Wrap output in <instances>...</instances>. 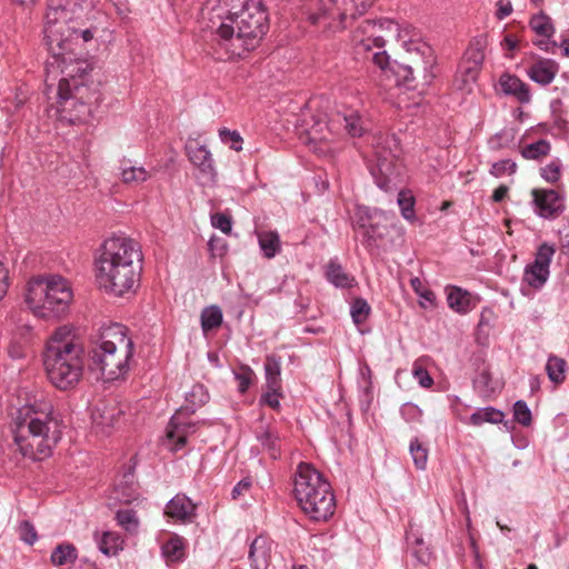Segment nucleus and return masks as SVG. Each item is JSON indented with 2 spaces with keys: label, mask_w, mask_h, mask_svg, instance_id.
Wrapping results in <instances>:
<instances>
[{
  "label": "nucleus",
  "mask_w": 569,
  "mask_h": 569,
  "mask_svg": "<svg viewBox=\"0 0 569 569\" xmlns=\"http://www.w3.org/2000/svg\"><path fill=\"white\" fill-rule=\"evenodd\" d=\"M201 14L230 58L253 50L269 28L262 0H207Z\"/></svg>",
  "instance_id": "1"
},
{
  "label": "nucleus",
  "mask_w": 569,
  "mask_h": 569,
  "mask_svg": "<svg viewBox=\"0 0 569 569\" xmlns=\"http://www.w3.org/2000/svg\"><path fill=\"white\" fill-rule=\"evenodd\" d=\"M94 266L97 282L104 292L114 297L132 295L143 269L141 246L132 238L112 236L98 249Z\"/></svg>",
  "instance_id": "2"
},
{
  "label": "nucleus",
  "mask_w": 569,
  "mask_h": 569,
  "mask_svg": "<svg viewBox=\"0 0 569 569\" xmlns=\"http://www.w3.org/2000/svg\"><path fill=\"white\" fill-rule=\"evenodd\" d=\"M62 419L49 401H34L17 409L10 423L17 451L28 459L49 458L62 437Z\"/></svg>",
  "instance_id": "3"
},
{
  "label": "nucleus",
  "mask_w": 569,
  "mask_h": 569,
  "mask_svg": "<svg viewBox=\"0 0 569 569\" xmlns=\"http://www.w3.org/2000/svg\"><path fill=\"white\" fill-rule=\"evenodd\" d=\"M134 343L121 323L101 325L89 339V369L104 381L124 378L130 370Z\"/></svg>",
  "instance_id": "4"
},
{
  "label": "nucleus",
  "mask_w": 569,
  "mask_h": 569,
  "mask_svg": "<svg viewBox=\"0 0 569 569\" xmlns=\"http://www.w3.org/2000/svg\"><path fill=\"white\" fill-rule=\"evenodd\" d=\"M49 381L60 390L74 388L82 378L84 350L72 328L62 326L49 338L43 356Z\"/></svg>",
  "instance_id": "5"
},
{
  "label": "nucleus",
  "mask_w": 569,
  "mask_h": 569,
  "mask_svg": "<svg viewBox=\"0 0 569 569\" xmlns=\"http://www.w3.org/2000/svg\"><path fill=\"white\" fill-rule=\"evenodd\" d=\"M70 50L58 49L54 52V60L61 69L62 78L59 79L57 89L58 112L68 113L70 120H81L91 112L90 104L99 100L93 92L89 93L83 79L91 69L86 60L67 57Z\"/></svg>",
  "instance_id": "6"
},
{
  "label": "nucleus",
  "mask_w": 569,
  "mask_h": 569,
  "mask_svg": "<svg viewBox=\"0 0 569 569\" xmlns=\"http://www.w3.org/2000/svg\"><path fill=\"white\" fill-rule=\"evenodd\" d=\"M295 497L301 510L313 521H327L336 510L330 483L311 465L299 463L295 476Z\"/></svg>",
  "instance_id": "7"
},
{
  "label": "nucleus",
  "mask_w": 569,
  "mask_h": 569,
  "mask_svg": "<svg viewBox=\"0 0 569 569\" xmlns=\"http://www.w3.org/2000/svg\"><path fill=\"white\" fill-rule=\"evenodd\" d=\"M408 57L405 62H389L387 51H377L372 54L371 61L382 71H390L395 76L396 83L407 89H417L418 80L423 86L429 84L435 74L432 68L436 63L432 49L426 44H410Z\"/></svg>",
  "instance_id": "8"
},
{
  "label": "nucleus",
  "mask_w": 569,
  "mask_h": 569,
  "mask_svg": "<svg viewBox=\"0 0 569 569\" xmlns=\"http://www.w3.org/2000/svg\"><path fill=\"white\" fill-rule=\"evenodd\" d=\"M24 300L36 316L59 318L68 310L72 291L62 277H39L29 281Z\"/></svg>",
  "instance_id": "9"
},
{
  "label": "nucleus",
  "mask_w": 569,
  "mask_h": 569,
  "mask_svg": "<svg viewBox=\"0 0 569 569\" xmlns=\"http://www.w3.org/2000/svg\"><path fill=\"white\" fill-rule=\"evenodd\" d=\"M87 8L83 0H66L48 9L44 32L52 49L64 48L70 37L79 38L80 26L87 24Z\"/></svg>",
  "instance_id": "10"
},
{
  "label": "nucleus",
  "mask_w": 569,
  "mask_h": 569,
  "mask_svg": "<svg viewBox=\"0 0 569 569\" xmlns=\"http://www.w3.org/2000/svg\"><path fill=\"white\" fill-rule=\"evenodd\" d=\"M375 0H316L310 14L312 23H322L332 31L342 30L373 4Z\"/></svg>",
  "instance_id": "11"
},
{
  "label": "nucleus",
  "mask_w": 569,
  "mask_h": 569,
  "mask_svg": "<svg viewBox=\"0 0 569 569\" xmlns=\"http://www.w3.org/2000/svg\"><path fill=\"white\" fill-rule=\"evenodd\" d=\"M398 34V23L391 19L365 20L353 33L355 52L363 60H371L375 52L385 51L388 38Z\"/></svg>",
  "instance_id": "12"
},
{
  "label": "nucleus",
  "mask_w": 569,
  "mask_h": 569,
  "mask_svg": "<svg viewBox=\"0 0 569 569\" xmlns=\"http://www.w3.org/2000/svg\"><path fill=\"white\" fill-rule=\"evenodd\" d=\"M376 164L371 167V174L377 186L389 192L396 191L403 182L405 167L397 153L390 148L378 146L375 151Z\"/></svg>",
  "instance_id": "13"
},
{
  "label": "nucleus",
  "mask_w": 569,
  "mask_h": 569,
  "mask_svg": "<svg viewBox=\"0 0 569 569\" xmlns=\"http://www.w3.org/2000/svg\"><path fill=\"white\" fill-rule=\"evenodd\" d=\"M535 212L543 219H555L565 210L562 197L553 189L531 190Z\"/></svg>",
  "instance_id": "14"
},
{
  "label": "nucleus",
  "mask_w": 569,
  "mask_h": 569,
  "mask_svg": "<svg viewBox=\"0 0 569 569\" xmlns=\"http://www.w3.org/2000/svg\"><path fill=\"white\" fill-rule=\"evenodd\" d=\"M331 123L343 127L346 133L352 138L361 137L369 130L367 120L355 110L337 112L332 116Z\"/></svg>",
  "instance_id": "15"
},
{
  "label": "nucleus",
  "mask_w": 569,
  "mask_h": 569,
  "mask_svg": "<svg viewBox=\"0 0 569 569\" xmlns=\"http://www.w3.org/2000/svg\"><path fill=\"white\" fill-rule=\"evenodd\" d=\"M198 428V422L182 420V411H178L170 419L167 436L174 441V448L181 449L190 435L194 433Z\"/></svg>",
  "instance_id": "16"
},
{
  "label": "nucleus",
  "mask_w": 569,
  "mask_h": 569,
  "mask_svg": "<svg viewBox=\"0 0 569 569\" xmlns=\"http://www.w3.org/2000/svg\"><path fill=\"white\" fill-rule=\"evenodd\" d=\"M559 71V63L552 59L539 58L527 71L528 77L540 86L550 84Z\"/></svg>",
  "instance_id": "17"
},
{
  "label": "nucleus",
  "mask_w": 569,
  "mask_h": 569,
  "mask_svg": "<svg viewBox=\"0 0 569 569\" xmlns=\"http://www.w3.org/2000/svg\"><path fill=\"white\" fill-rule=\"evenodd\" d=\"M407 545L409 546L412 556L422 565H428L432 558V552L425 543L422 533L415 523L409 525L406 532Z\"/></svg>",
  "instance_id": "18"
},
{
  "label": "nucleus",
  "mask_w": 569,
  "mask_h": 569,
  "mask_svg": "<svg viewBox=\"0 0 569 569\" xmlns=\"http://www.w3.org/2000/svg\"><path fill=\"white\" fill-rule=\"evenodd\" d=\"M196 505L186 496L177 495L166 506L164 513L173 519L191 521L194 517Z\"/></svg>",
  "instance_id": "19"
},
{
  "label": "nucleus",
  "mask_w": 569,
  "mask_h": 569,
  "mask_svg": "<svg viewBox=\"0 0 569 569\" xmlns=\"http://www.w3.org/2000/svg\"><path fill=\"white\" fill-rule=\"evenodd\" d=\"M335 127L336 124L331 123V119L328 121L326 114L319 113L317 120L312 123V128L309 129V136L302 142L313 146L315 151H317L318 143L328 142L331 140L332 130Z\"/></svg>",
  "instance_id": "20"
},
{
  "label": "nucleus",
  "mask_w": 569,
  "mask_h": 569,
  "mask_svg": "<svg viewBox=\"0 0 569 569\" xmlns=\"http://www.w3.org/2000/svg\"><path fill=\"white\" fill-rule=\"evenodd\" d=\"M190 161L199 168L203 173L213 176V159L206 146L198 141H191L186 147Z\"/></svg>",
  "instance_id": "21"
},
{
  "label": "nucleus",
  "mask_w": 569,
  "mask_h": 569,
  "mask_svg": "<svg viewBox=\"0 0 569 569\" xmlns=\"http://www.w3.org/2000/svg\"><path fill=\"white\" fill-rule=\"evenodd\" d=\"M122 411L116 403H99L94 407L91 418L93 423L104 432L118 421Z\"/></svg>",
  "instance_id": "22"
},
{
  "label": "nucleus",
  "mask_w": 569,
  "mask_h": 569,
  "mask_svg": "<svg viewBox=\"0 0 569 569\" xmlns=\"http://www.w3.org/2000/svg\"><path fill=\"white\" fill-rule=\"evenodd\" d=\"M271 558V543L262 536L257 537L250 545L249 559L253 569H267Z\"/></svg>",
  "instance_id": "23"
},
{
  "label": "nucleus",
  "mask_w": 569,
  "mask_h": 569,
  "mask_svg": "<svg viewBox=\"0 0 569 569\" xmlns=\"http://www.w3.org/2000/svg\"><path fill=\"white\" fill-rule=\"evenodd\" d=\"M499 84L506 94L515 96L521 103L530 101L529 88L518 77L503 73L499 79Z\"/></svg>",
  "instance_id": "24"
},
{
  "label": "nucleus",
  "mask_w": 569,
  "mask_h": 569,
  "mask_svg": "<svg viewBox=\"0 0 569 569\" xmlns=\"http://www.w3.org/2000/svg\"><path fill=\"white\" fill-rule=\"evenodd\" d=\"M357 227L362 230L361 243L369 250L380 247L388 232L387 226L380 223H372L367 228L362 217L357 222Z\"/></svg>",
  "instance_id": "25"
},
{
  "label": "nucleus",
  "mask_w": 569,
  "mask_h": 569,
  "mask_svg": "<svg viewBox=\"0 0 569 569\" xmlns=\"http://www.w3.org/2000/svg\"><path fill=\"white\" fill-rule=\"evenodd\" d=\"M327 280L337 288L349 289L356 286V279L346 272L337 260H330L326 268Z\"/></svg>",
  "instance_id": "26"
},
{
  "label": "nucleus",
  "mask_w": 569,
  "mask_h": 569,
  "mask_svg": "<svg viewBox=\"0 0 569 569\" xmlns=\"http://www.w3.org/2000/svg\"><path fill=\"white\" fill-rule=\"evenodd\" d=\"M78 558V550L72 543H60L51 552L50 561L56 567L74 563Z\"/></svg>",
  "instance_id": "27"
},
{
  "label": "nucleus",
  "mask_w": 569,
  "mask_h": 569,
  "mask_svg": "<svg viewBox=\"0 0 569 569\" xmlns=\"http://www.w3.org/2000/svg\"><path fill=\"white\" fill-rule=\"evenodd\" d=\"M201 329L204 335L222 325L223 315L219 306L212 305L202 309L200 315Z\"/></svg>",
  "instance_id": "28"
},
{
  "label": "nucleus",
  "mask_w": 569,
  "mask_h": 569,
  "mask_svg": "<svg viewBox=\"0 0 569 569\" xmlns=\"http://www.w3.org/2000/svg\"><path fill=\"white\" fill-rule=\"evenodd\" d=\"M257 440L259 443L268 450L270 457L272 459H277L280 455V446H279V435L273 429L266 427L261 428V430L256 433Z\"/></svg>",
  "instance_id": "29"
},
{
  "label": "nucleus",
  "mask_w": 569,
  "mask_h": 569,
  "mask_svg": "<svg viewBox=\"0 0 569 569\" xmlns=\"http://www.w3.org/2000/svg\"><path fill=\"white\" fill-rule=\"evenodd\" d=\"M448 306L460 313H466L471 309V299L469 292L458 288L452 287L448 291L447 296Z\"/></svg>",
  "instance_id": "30"
},
{
  "label": "nucleus",
  "mask_w": 569,
  "mask_h": 569,
  "mask_svg": "<svg viewBox=\"0 0 569 569\" xmlns=\"http://www.w3.org/2000/svg\"><path fill=\"white\" fill-rule=\"evenodd\" d=\"M481 67H475L472 64L461 62L459 71L456 77V86L460 90L470 91L471 86L476 82Z\"/></svg>",
  "instance_id": "31"
},
{
  "label": "nucleus",
  "mask_w": 569,
  "mask_h": 569,
  "mask_svg": "<svg viewBox=\"0 0 569 569\" xmlns=\"http://www.w3.org/2000/svg\"><path fill=\"white\" fill-rule=\"evenodd\" d=\"M264 372H266V381L267 388L270 390H281V380H280V359L276 356H268L264 362Z\"/></svg>",
  "instance_id": "32"
},
{
  "label": "nucleus",
  "mask_w": 569,
  "mask_h": 569,
  "mask_svg": "<svg viewBox=\"0 0 569 569\" xmlns=\"http://www.w3.org/2000/svg\"><path fill=\"white\" fill-rule=\"evenodd\" d=\"M260 249L266 258L271 259L280 251V238L276 231H262L258 234Z\"/></svg>",
  "instance_id": "33"
},
{
  "label": "nucleus",
  "mask_w": 569,
  "mask_h": 569,
  "mask_svg": "<svg viewBox=\"0 0 569 569\" xmlns=\"http://www.w3.org/2000/svg\"><path fill=\"white\" fill-rule=\"evenodd\" d=\"M530 28L537 36L550 39L555 33L552 20L545 12H540L531 17L529 21Z\"/></svg>",
  "instance_id": "34"
},
{
  "label": "nucleus",
  "mask_w": 569,
  "mask_h": 569,
  "mask_svg": "<svg viewBox=\"0 0 569 569\" xmlns=\"http://www.w3.org/2000/svg\"><path fill=\"white\" fill-rule=\"evenodd\" d=\"M503 418L505 415L502 411L492 407H486L477 410L470 416V423L473 426H481L485 422L500 423Z\"/></svg>",
  "instance_id": "35"
},
{
  "label": "nucleus",
  "mask_w": 569,
  "mask_h": 569,
  "mask_svg": "<svg viewBox=\"0 0 569 569\" xmlns=\"http://www.w3.org/2000/svg\"><path fill=\"white\" fill-rule=\"evenodd\" d=\"M550 270L533 263H530L525 269V280L527 283L536 289L541 288L548 280Z\"/></svg>",
  "instance_id": "36"
},
{
  "label": "nucleus",
  "mask_w": 569,
  "mask_h": 569,
  "mask_svg": "<svg viewBox=\"0 0 569 569\" xmlns=\"http://www.w3.org/2000/svg\"><path fill=\"white\" fill-rule=\"evenodd\" d=\"M551 150L549 141L540 139L536 142L529 143L521 149V156L528 160H540L548 156Z\"/></svg>",
  "instance_id": "37"
},
{
  "label": "nucleus",
  "mask_w": 569,
  "mask_h": 569,
  "mask_svg": "<svg viewBox=\"0 0 569 569\" xmlns=\"http://www.w3.org/2000/svg\"><path fill=\"white\" fill-rule=\"evenodd\" d=\"M122 542L118 533L106 531L98 541L99 550L107 556H114L121 549Z\"/></svg>",
  "instance_id": "38"
},
{
  "label": "nucleus",
  "mask_w": 569,
  "mask_h": 569,
  "mask_svg": "<svg viewBox=\"0 0 569 569\" xmlns=\"http://www.w3.org/2000/svg\"><path fill=\"white\" fill-rule=\"evenodd\" d=\"M566 368V361L562 358L556 356L549 357L546 365L548 377L556 385H559L565 380Z\"/></svg>",
  "instance_id": "39"
},
{
  "label": "nucleus",
  "mask_w": 569,
  "mask_h": 569,
  "mask_svg": "<svg viewBox=\"0 0 569 569\" xmlns=\"http://www.w3.org/2000/svg\"><path fill=\"white\" fill-rule=\"evenodd\" d=\"M183 548V539L174 535L162 546V555L167 560L176 562L182 559Z\"/></svg>",
  "instance_id": "40"
},
{
  "label": "nucleus",
  "mask_w": 569,
  "mask_h": 569,
  "mask_svg": "<svg viewBox=\"0 0 569 569\" xmlns=\"http://www.w3.org/2000/svg\"><path fill=\"white\" fill-rule=\"evenodd\" d=\"M409 451L417 469L425 470L428 461V448L418 438L410 441Z\"/></svg>",
  "instance_id": "41"
},
{
  "label": "nucleus",
  "mask_w": 569,
  "mask_h": 569,
  "mask_svg": "<svg viewBox=\"0 0 569 569\" xmlns=\"http://www.w3.org/2000/svg\"><path fill=\"white\" fill-rule=\"evenodd\" d=\"M371 312V308L366 299L356 298L353 299L350 307V315L356 325L363 323Z\"/></svg>",
  "instance_id": "42"
},
{
  "label": "nucleus",
  "mask_w": 569,
  "mask_h": 569,
  "mask_svg": "<svg viewBox=\"0 0 569 569\" xmlns=\"http://www.w3.org/2000/svg\"><path fill=\"white\" fill-rule=\"evenodd\" d=\"M401 214L406 220L415 219V198L409 191L400 190L397 199Z\"/></svg>",
  "instance_id": "43"
},
{
  "label": "nucleus",
  "mask_w": 569,
  "mask_h": 569,
  "mask_svg": "<svg viewBox=\"0 0 569 569\" xmlns=\"http://www.w3.org/2000/svg\"><path fill=\"white\" fill-rule=\"evenodd\" d=\"M473 387L482 396H490L495 391L492 378L487 368H483L473 379Z\"/></svg>",
  "instance_id": "44"
},
{
  "label": "nucleus",
  "mask_w": 569,
  "mask_h": 569,
  "mask_svg": "<svg viewBox=\"0 0 569 569\" xmlns=\"http://www.w3.org/2000/svg\"><path fill=\"white\" fill-rule=\"evenodd\" d=\"M318 114L313 113L310 108L302 110L297 120V129L299 137L303 141L309 136V129L312 128L313 121L317 120Z\"/></svg>",
  "instance_id": "45"
},
{
  "label": "nucleus",
  "mask_w": 569,
  "mask_h": 569,
  "mask_svg": "<svg viewBox=\"0 0 569 569\" xmlns=\"http://www.w3.org/2000/svg\"><path fill=\"white\" fill-rule=\"evenodd\" d=\"M555 252L556 248L553 244L543 242L538 247L535 261L532 263L549 269Z\"/></svg>",
  "instance_id": "46"
},
{
  "label": "nucleus",
  "mask_w": 569,
  "mask_h": 569,
  "mask_svg": "<svg viewBox=\"0 0 569 569\" xmlns=\"http://www.w3.org/2000/svg\"><path fill=\"white\" fill-rule=\"evenodd\" d=\"M149 174L142 167H122L121 178L124 183L143 182L148 179Z\"/></svg>",
  "instance_id": "47"
},
{
  "label": "nucleus",
  "mask_w": 569,
  "mask_h": 569,
  "mask_svg": "<svg viewBox=\"0 0 569 569\" xmlns=\"http://www.w3.org/2000/svg\"><path fill=\"white\" fill-rule=\"evenodd\" d=\"M116 519L118 525L129 532H133L138 528V519L136 512L132 510H119L116 515Z\"/></svg>",
  "instance_id": "48"
},
{
  "label": "nucleus",
  "mask_w": 569,
  "mask_h": 569,
  "mask_svg": "<svg viewBox=\"0 0 569 569\" xmlns=\"http://www.w3.org/2000/svg\"><path fill=\"white\" fill-rule=\"evenodd\" d=\"M513 418L521 426L528 427L532 421L531 411L523 400H518L513 405Z\"/></svg>",
  "instance_id": "49"
},
{
  "label": "nucleus",
  "mask_w": 569,
  "mask_h": 569,
  "mask_svg": "<svg viewBox=\"0 0 569 569\" xmlns=\"http://www.w3.org/2000/svg\"><path fill=\"white\" fill-rule=\"evenodd\" d=\"M219 137L223 143L229 144L234 151L242 150V138L238 131L223 128L219 130Z\"/></svg>",
  "instance_id": "50"
},
{
  "label": "nucleus",
  "mask_w": 569,
  "mask_h": 569,
  "mask_svg": "<svg viewBox=\"0 0 569 569\" xmlns=\"http://www.w3.org/2000/svg\"><path fill=\"white\" fill-rule=\"evenodd\" d=\"M516 170L517 163L515 161L511 159H503L492 163L490 173L496 178H500L505 173L513 174Z\"/></svg>",
  "instance_id": "51"
},
{
  "label": "nucleus",
  "mask_w": 569,
  "mask_h": 569,
  "mask_svg": "<svg viewBox=\"0 0 569 569\" xmlns=\"http://www.w3.org/2000/svg\"><path fill=\"white\" fill-rule=\"evenodd\" d=\"M410 284H411V288L413 289V291L421 299H423L430 306L435 305V301H436L435 293L430 289H428L418 277L412 278L410 280Z\"/></svg>",
  "instance_id": "52"
},
{
  "label": "nucleus",
  "mask_w": 569,
  "mask_h": 569,
  "mask_svg": "<svg viewBox=\"0 0 569 569\" xmlns=\"http://www.w3.org/2000/svg\"><path fill=\"white\" fill-rule=\"evenodd\" d=\"M94 31L86 26H80V30H78L79 38L70 37L69 41L66 43L64 48H59L60 50H73V46L79 44V42L86 43L93 39Z\"/></svg>",
  "instance_id": "53"
},
{
  "label": "nucleus",
  "mask_w": 569,
  "mask_h": 569,
  "mask_svg": "<svg viewBox=\"0 0 569 569\" xmlns=\"http://www.w3.org/2000/svg\"><path fill=\"white\" fill-rule=\"evenodd\" d=\"M485 59V54L480 47V42H477V47L470 46L465 52L462 62L472 64L475 67H481Z\"/></svg>",
  "instance_id": "54"
},
{
  "label": "nucleus",
  "mask_w": 569,
  "mask_h": 569,
  "mask_svg": "<svg viewBox=\"0 0 569 569\" xmlns=\"http://www.w3.org/2000/svg\"><path fill=\"white\" fill-rule=\"evenodd\" d=\"M541 177L548 182H557L561 174V164L559 160L551 161L540 169Z\"/></svg>",
  "instance_id": "55"
},
{
  "label": "nucleus",
  "mask_w": 569,
  "mask_h": 569,
  "mask_svg": "<svg viewBox=\"0 0 569 569\" xmlns=\"http://www.w3.org/2000/svg\"><path fill=\"white\" fill-rule=\"evenodd\" d=\"M211 224L213 228L228 234L232 228L231 217L221 212L214 213L211 216Z\"/></svg>",
  "instance_id": "56"
},
{
  "label": "nucleus",
  "mask_w": 569,
  "mask_h": 569,
  "mask_svg": "<svg viewBox=\"0 0 569 569\" xmlns=\"http://www.w3.org/2000/svg\"><path fill=\"white\" fill-rule=\"evenodd\" d=\"M19 535L21 540L28 545H33L37 540V532L33 525L27 520L22 521L19 526Z\"/></svg>",
  "instance_id": "57"
},
{
  "label": "nucleus",
  "mask_w": 569,
  "mask_h": 569,
  "mask_svg": "<svg viewBox=\"0 0 569 569\" xmlns=\"http://www.w3.org/2000/svg\"><path fill=\"white\" fill-rule=\"evenodd\" d=\"M412 372L413 377L422 388H429L433 385V379L423 367L415 365Z\"/></svg>",
  "instance_id": "58"
},
{
  "label": "nucleus",
  "mask_w": 569,
  "mask_h": 569,
  "mask_svg": "<svg viewBox=\"0 0 569 569\" xmlns=\"http://www.w3.org/2000/svg\"><path fill=\"white\" fill-rule=\"evenodd\" d=\"M280 390H270L261 396L260 401L270 408L274 410L280 409V401H279Z\"/></svg>",
  "instance_id": "59"
},
{
  "label": "nucleus",
  "mask_w": 569,
  "mask_h": 569,
  "mask_svg": "<svg viewBox=\"0 0 569 569\" xmlns=\"http://www.w3.org/2000/svg\"><path fill=\"white\" fill-rule=\"evenodd\" d=\"M252 371L248 369L244 372L236 373V380L238 381V389L241 393H244L251 385Z\"/></svg>",
  "instance_id": "60"
},
{
  "label": "nucleus",
  "mask_w": 569,
  "mask_h": 569,
  "mask_svg": "<svg viewBox=\"0 0 569 569\" xmlns=\"http://www.w3.org/2000/svg\"><path fill=\"white\" fill-rule=\"evenodd\" d=\"M401 413L406 420H418L421 417V410L412 403H406L401 409Z\"/></svg>",
  "instance_id": "61"
},
{
  "label": "nucleus",
  "mask_w": 569,
  "mask_h": 569,
  "mask_svg": "<svg viewBox=\"0 0 569 569\" xmlns=\"http://www.w3.org/2000/svg\"><path fill=\"white\" fill-rule=\"evenodd\" d=\"M8 278H9V270L4 266V262L0 260V300L4 297L8 290Z\"/></svg>",
  "instance_id": "62"
},
{
  "label": "nucleus",
  "mask_w": 569,
  "mask_h": 569,
  "mask_svg": "<svg viewBox=\"0 0 569 569\" xmlns=\"http://www.w3.org/2000/svg\"><path fill=\"white\" fill-rule=\"evenodd\" d=\"M250 488L251 481L249 479L240 480L231 491L232 499H238L244 491H248Z\"/></svg>",
  "instance_id": "63"
},
{
  "label": "nucleus",
  "mask_w": 569,
  "mask_h": 569,
  "mask_svg": "<svg viewBox=\"0 0 569 569\" xmlns=\"http://www.w3.org/2000/svg\"><path fill=\"white\" fill-rule=\"evenodd\" d=\"M533 44H536L541 50L547 51V52H549V51L555 52V49L558 47V43L556 41L551 40V38L550 39L543 38L540 40H535Z\"/></svg>",
  "instance_id": "64"
}]
</instances>
